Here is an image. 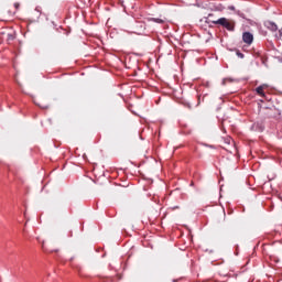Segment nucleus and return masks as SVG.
<instances>
[{"mask_svg": "<svg viewBox=\"0 0 282 282\" xmlns=\"http://www.w3.org/2000/svg\"><path fill=\"white\" fill-rule=\"evenodd\" d=\"M212 23L214 25H220L221 28H225V30L228 32H235L236 22L232 19L220 18L218 20H212Z\"/></svg>", "mask_w": 282, "mask_h": 282, "instance_id": "obj_1", "label": "nucleus"}, {"mask_svg": "<svg viewBox=\"0 0 282 282\" xmlns=\"http://www.w3.org/2000/svg\"><path fill=\"white\" fill-rule=\"evenodd\" d=\"M242 41L243 43H246L247 45H252L253 41H254V35H252V33L250 32H245L242 34Z\"/></svg>", "mask_w": 282, "mask_h": 282, "instance_id": "obj_2", "label": "nucleus"}, {"mask_svg": "<svg viewBox=\"0 0 282 282\" xmlns=\"http://www.w3.org/2000/svg\"><path fill=\"white\" fill-rule=\"evenodd\" d=\"M264 25L271 32H276V30H279V26L274 22L267 21Z\"/></svg>", "mask_w": 282, "mask_h": 282, "instance_id": "obj_3", "label": "nucleus"}, {"mask_svg": "<svg viewBox=\"0 0 282 282\" xmlns=\"http://www.w3.org/2000/svg\"><path fill=\"white\" fill-rule=\"evenodd\" d=\"M267 85H261L259 87L256 88V91L258 94V96H261V98H265V93L263 91L264 89H267Z\"/></svg>", "mask_w": 282, "mask_h": 282, "instance_id": "obj_4", "label": "nucleus"}, {"mask_svg": "<svg viewBox=\"0 0 282 282\" xmlns=\"http://www.w3.org/2000/svg\"><path fill=\"white\" fill-rule=\"evenodd\" d=\"M152 21H154V23H164V20L158 18H152Z\"/></svg>", "mask_w": 282, "mask_h": 282, "instance_id": "obj_5", "label": "nucleus"}, {"mask_svg": "<svg viewBox=\"0 0 282 282\" xmlns=\"http://www.w3.org/2000/svg\"><path fill=\"white\" fill-rule=\"evenodd\" d=\"M228 10L235 11V6H229Z\"/></svg>", "mask_w": 282, "mask_h": 282, "instance_id": "obj_6", "label": "nucleus"}, {"mask_svg": "<svg viewBox=\"0 0 282 282\" xmlns=\"http://www.w3.org/2000/svg\"><path fill=\"white\" fill-rule=\"evenodd\" d=\"M238 56H239L240 58H243V54H242V53H238Z\"/></svg>", "mask_w": 282, "mask_h": 282, "instance_id": "obj_7", "label": "nucleus"}, {"mask_svg": "<svg viewBox=\"0 0 282 282\" xmlns=\"http://www.w3.org/2000/svg\"><path fill=\"white\" fill-rule=\"evenodd\" d=\"M39 107H42V109H47V106H41V105H39Z\"/></svg>", "mask_w": 282, "mask_h": 282, "instance_id": "obj_8", "label": "nucleus"}, {"mask_svg": "<svg viewBox=\"0 0 282 282\" xmlns=\"http://www.w3.org/2000/svg\"><path fill=\"white\" fill-rule=\"evenodd\" d=\"M14 7H15V8H19V3H15Z\"/></svg>", "mask_w": 282, "mask_h": 282, "instance_id": "obj_9", "label": "nucleus"}, {"mask_svg": "<svg viewBox=\"0 0 282 282\" xmlns=\"http://www.w3.org/2000/svg\"><path fill=\"white\" fill-rule=\"evenodd\" d=\"M210 17H213V13H209V14H208V18H210Z\"/></svg>", "mask_w": 282, "mask_h": 282, "instance_id": "obj_10", "label": "nucleus"}]
</instances>
